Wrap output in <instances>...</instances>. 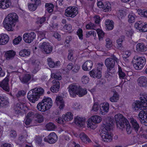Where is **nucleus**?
Returning a JSON list of instances; mask_svg holds the SVG:
<instances>
[{"mask_svg": "<svg viewBox=\"0 0 147 147\" xmlns=\"http://www.w3.org/2000/svg\"><path fill=\"white\" fill-rule=\"evenodd\" d=\"M100 136L103 141L107 142H111L112 139L111 132L101 131Z\"/></svg>", "mask_w": 147, "mask_h": 147, "instance_id": "13", "label": "nucleus"}, {"mask_svg": "<svg viewBox=\"0 0 147 147\" xmlns=\"http://www.w3.org/2000/svg\"><path fill=\"white\" fill-rule=\"evenodd\" d=\"M46 21V18L42 17L41 18H38L36 22V23L38 24H40L39 25L40 27H41L42 25V24L44 23Z\"/></svg>", "mask_w": 147, "mask_h": 147, "instance_id": "47", "label": "nucleus"}, {"mask_svg": "<svg viewBox=\"0 0 147 147\" xmlns=\"http://www.w3.org/2000/svg\"><path fill=\"white\" fill-rule=\"evenodd\" d=\"M80 87V86L75 84L70 85L68 87V90L70 95L73 97H75Z\"/></svg>", "mask_w": 147, "mask_h": 147, "instance_id": "12", "label": "nucleus"}, {"mask_svg": "<svg viewBox=\"0 0 147 147\" xmlns=\"http://www.w3.org/2000/svg\"><path fill=\"white\" fill-rule=\"evenodd\" d=\"M35 115L36 113H35L33 112L30 111L27 113L26 117L32 120H35Z\"/></svg>", "mask_w": 147, "mask_h": 147, "instance_id": "48", "label": "nucleus"}, {"mask_svg": "<svg viewBox=\"0 0 147 147\" xmlns=\"http://www.w3.org/2000/svg\"><path fill=\"white\" fill-rule=\"evenodd\" d=\"M138 118L142 123H147V112L144 111H140Z\"/></svg>", "mask_w": 147, "mask_h": 147, "instance_id": "15", "label": "nucleus"}, {"mask_svg": "<svg viewBox=\"0 0 147 147\" xmlns=\"http://www.w3.org/2000/svg\"><path fill=\"white\" fill-rule=\"evenodd\" d=\"M9 136L11 138H15L17 136L16 131L14 130H12L10 131Z\"/></svg>", "mask_w": 147, "mask_h": 147, "instance_id": "59", "label": "nucleus"}, {"mask_svg": "<svg viewBox=\"0 0 147 147\" xmlns=\"http://www.w3.org/2000/svg\"><path fill=\"white\" fill-rule=\"evenodd\" d=\"M111 5L110 3L108 2L104 3V6L102 9L105 12H107L111 10Z\"/></svg>", "mask_w": 147, "mask_h": 147, "instance_id": "39", "label": "nucleus"}, {"mask_svg": "<svg viewBox=\"0 0 147 147\" xmlns=\"http://www.w3.org/2000/svg\"><path fill=\"white\" fill-rule=\"evenodd\" d=\"M80 69V67L77 65H75L74 66H73L72 71L74 73H77L79 70Z\"/></svg>", "mask_w": 147, "mask_h": 147, "instance_id": "62", "label": "nucleus"}, {"mask_svg": "<svg viewBox=\"0 0 147 147\" xmlns=\"http://www.w3.org/2000/svg\"><path fill=\"white\" fill-rule=\"evenodd\" d=\"M111 57L107 58L105 60V64L108 69V71L113 70L114 69L115 63L118 62L119 60L114 55L111 56Z\"/></svg>", "mask_w": 147, "mask_h": 147, "instance_id": "4", "label": "nucleus"}, {"mask_svg": "<svg viewBox=\"0 0 147 147\" xmlns=\"http://www.w3.org/2000/svg\"><path fill=\"white\" fill-rule=\"evenodd\" d=\"M42 103L45 104V105L47 104V105H50V108L52 105V101L51 99L49 97H44V98L41 101Z\"/></svg>", "mask_w": 147, "mask_h": 147, "instance_id": "36", "label": "nucleus"}, {"mask_svg": "<svg viewBox=\"0 0 147 147\" xmlns=\"http://www.w3.org/2000/svg\"><path fill=\"white\" fill-rule=\"evenodd\" d=\"M100 108V106L98 102H95L94 104L92 107V110L94 111H97Z\"/></svg>", "mask_w": 147, "mask_h": 147, "instance_id": "56", "label": "nucleus"}, {"mask_svg": "<svg viewBox=\"0 0 147 147\" xmlns=\"http://www.w3.org/2000/svg\"><path fill=\"white\" fill-rule=\"evenodd\" d=\"M101 72H98L96 69H94L89 72V74L91 77L93 78H100L101 77Z\"/></svg>", "mask_w": 147, "mask_h": 147, "instance_id": "24", "label": "nucleus"}, {"mask_svg": "<svg viewBox=\"0 0 147 147\" xmlns=\"http://www.w3.org/2000/svg\"><path fill=\"white\" fill-rule=\"evenodd\" d=\"M140 99L141 102H144L145 104L147 103V94L144 93L142 96L140 97Z\"/></svg>", "mask_w": 147, "mask_h": 147, "instance_id": "52", "label": "nucleus"}, {"mask_svg": "<svg viewBox=\"0 0 147 147\" xmlns=\"http://www.w3.org/2000/svg\"><path fill=\"white\" fill-rule=\"evenodd\" d=\"M125 36H122L117 40V47L118 48L121 47L122 46V43L125 39Z\"/></svg>", "mask_w": 147, "mask_h": 147, "instance_id": "43", "label": "nucleus"}, {"mask_svg": "<svg viewBox=\"0 0 147 147\" xmlns=\"http://www.w3.org/2000/svg\"><path fill=\"white\" fill-rule=\"evenodd\" d=\"M56 102L58 106H59L60 109H63L65 107L64 102L63 100V98L59 96L57 97L56 99Z\"/></svg>", "mask_w": 147, "mask_h": 147, "instance_id": "23", "label": "nucleus"}, {"mask_svg": "<svg viewBox=\"0 0 147 147\" xmlns=\"http://www.w3.org/2000/svg\"><path fill=\"white\" fill-rule=\"evenodd\" d=\"M77 33L79 38L81 40L83 39L82 30V29L79 28L78 30L77 31Z\"/></svg>", "mask_w": 147, "mask_h": 147, "instance_id": "61", "label": "nucleus"}, {"mask_svg": "<svg viewBox=\"0 0 147 147\" xmlns=\"http://www.w3.org/2000/svg\"><path fill=\"white\" fill-rule=\"evenodd\" d=\"M18 17L15 13L9 14L5 19L3 24L5 28L8 31H13Z\"/></svg>", "mask_w": 147, "mask_h": 147, "instance_id": "2", "label": "nucleus"}, {"mask_svg": "<svg viewBox=\"0 0 147 147\" xmlns=\"http://www.w3.org/2000/svg\"><path fill=\"white\" fill-rule=\"evenodd\" d=\"M28 7L30 11H34L36 9L37 7L34 4L30 3L28 5Z\"/></svg>", "mask_w": 147, "mask_h": 147, "instance_id": "55", "label": "nucleus"}, {"mask_svg": "<svg viewBox=\"0 0 147 147\" xmlns=\"http://www.w3.org/2000/svg\"><path fill=\"white\" fill-rule=\"evenodd\" d=\"M9 79L7 78H5L0 83V86L3 89L6 91H9Z\"/></svg>", "mask_w": 147, "mask_h": 147, "instance_id": "16", "label": "nucleus"}, {"mask_svg": "<svg viewBox=\"0 0 147 147\" xmlns=\"http://www.w3.org/2000/svg\"><path fill=\"white\" fill-rule=\"evenodd\" d=\"M39 48L42 51H44L47 54L51 53L53 49V47L50 44L46 42H43L41 45L39 46Z\"/></svg>", "mask_w": 147, "mask_h": 147, "instance_id": "9", "label": "nucleus"}, {"mask_svg": "<svg viewBox=\"0 0 147 147\" xmlns=\"http://www.w3.org/2000/svg\"><path fill=\"white\" fill-rule=\"evenodd\" d=\"M118 74L119 78L121 79H124L126 76L125 74L122 71L121 67H119V68Z\"/></svg>", "mask_w": 147, "mask_h": 147, "instance_id": "50", "label": "nucleus"}, {"mask_svg": "<svg viewBox=\"0 0 147 147\" xmlns=\"http://www.w3.org/2000/svg\"><path fill=\"white\" fill-rule=\"evenodd\" d=\"M78 13V9L74 7H69L65 10V15L67 17L74 18Z\"/></svg>", "mask_w": 147, "mask_h": 147, "instance_id": "8", "label": "nucleus"}, {"mask_svg": "<svg viewBox=\"0 0 147 147\" xmlns=\"http://www.w3.org/2000/svg\"><path fill=\"white\" fill-rule=\"evenodd\" d=\"M97 33L98 36V38L99 40H102L103 37L104 36L105 34L103 31L100 29L97 30Z\"/></svg>", "mask_w": 147, "mask_h": 147, "instance_id": "51", "label": "nucleus"}, {"mask_svg": "<svg viewBox=\"0 0 147 147\" xmlns=\"http://www.w3.org/2000/svg\"><path fill=\"white\" fill-rule=\"evenodd\" d=\"M46 128L48 130H53L56 128V126L53 123H49L46 125Z\"/></svg>", "mask_w": 147, "mask_h": 147, "instance_id": "45", "label": "nucleus"}, {"mask_svg": "<svg viewBox=\"0 0 147 147\" xmlns=\"http://www.w3.org/2000/svg\"><path fill=\"white\" fill-rule=\"evenodd\" d=\"M74 123L78 126L82 127L85 124V119L84 118L77 116L74 118Z\"/></svg>", "mask_w": 147, "mask_h": 147, "instance_id": "26", "label": "nucleus"}, {"mask_svg": "<svg viewBox=\"0 0 147 147\" xmlns=\"http://www.w3.org/2000/svg\"><path fill=\"white\" fill-rule=\"evenodd\" d=\"M106 121H104L103 123V128L102 130V131L110 132L114 122V119L111 117H108L106 118Z\"/></svg>", "mask_w": 147, "mask_h": 147, "instance_id": "7", "label": "nucleus"}, {"mask_svg": "<svg viewBox=\"0 0 147 147\" xmlns=\"http://www.w3.org/2000/svg\"><path fill=\"white\" fill-rule=\"evenodd\" d=\"M115 118L116 121V125L118 128L122 129L125 126H126V131L128 134L131 133V129L130 125L127 120L121 114L119 113L115 115Z\"/></svg>", "mask_w": 147, "mask_h": 147, "instance_id": "1", "label": "nucleus"}, {"mask_svg": "<svg viewBox=\"0 0 147 147\" xmlns=\"http://www.w3.org/2000/svg\"><path fill=\"white\" fill-rule=\"evenodd\" d=\"M87 93V91L86 89H83L81 88L80 87L79 88L78 92H77V95H78L80 97H82Z\"/></svg>", "mask_w": 147, "mask_h": 147, "instance_id": "40", "label": "nucleus"}, {"mask_svg": "<svg viewBox=\"0 0 147 147\" xmlns=\"http://www.w3.org/2000/svg\"><path fill=\"white\" fill-rule=\"evenodd\" d=\"M10 4L9 0H2L0 1V8L5 9L9 7Z\"/></svg>", "mask_w": 147, "mask_h": 147, "instance_id": "32", "label": "nucleus"}, {"mask_svg": "<svg viewBox=\"0 0 147 147\" xmlns=\"http://www.w3.org/2000/svg\"><path fill=\"white\" fill-rule=\"evenodd\" d=\"M35 119V120L37 121L38 123H41L44 121V118L42 115L39 113H36Z\"/></svg>", "mask_w": 147, "mask_h": 147, "instance_id": "44", "label": "nucleus"}, {"mask_svg": "<svg viewBox=\"0 0 147 147\" xmlns=\"http://www.w3.org/2000/svg\"><path fill=\"white\" fill-rule=\"evenodd\" d=\"M136 50L138 52H145L147 50V48L143 43L138 44L136 46Z\"/></svg>", "mask_w": 147, "mask_h": 147, "instance_id": "29", "label": "nucleus"}, {"mask_svg": "<svg viewBox=\"0 0 147 147\" xmlns=\"http://www.w3.org/2000/svg\"><path fill=\"white\" fill-rule=\"evenodd\" d=\"M96 25L93 23H89L86 25V28L87 29H95Z\"/></svg>", "mask_w": 147, "mask_h": 147, "instance_id": "53", "label": "nucleus"}, {"mask_svg": "<svg viewBox=\"0 0 147 147\" xmlns=\"http://www.w3.org/2000/svg\"><path fill=\"white\" fill-rule=\"evenodd\" d=\"M106 41V47L108 48H110L112 46L111 42L109 38H107Z\"/></svg>", "mask_w": 147, "mask_h": 147, "instance_id": "64", "label": "nucleus"}, {"mask_svg": "<svg viewBox=\"0 0 147 147\" xmlns=\"http://www.w3.org/2000/svg\"><path fill=\"white\" fill-rule=\"evenodd\" d=\"M119 99V95L118 93L115 91L113 96L110 98V100L112 102H116Z\"/></svg>", "mask_w": 147, "mask_h": 147, "instance_id": "38", "label": "nucleus"}, {"mask_svg": "<svg viewBox=\"0 0 147 147\" xmlns=\"http://www.w3.org/2000/svg\"><path fill=\"white\" fill-rule=\"evenodd\" d=\"M62 117L65 121H69L73 119V115L71 113L69 112L67 113L65 115H63Z\"/></svg>", "mask_w": 147, "mask_h": 147, "instance_id": "34", "label": "nucleus"}, {"mask_svg": "<svg viewBox=\"0 0 147 147\" xmlns=\"http://www.w3.org/2000/svg\"><path fill=\"white\" fill-rule=\"evenodd\" d=\"M101 120V118L100 116L97 115L92 116L88 120L87 127L91 129H94L96 127V124L99 123Z\"/></svg>", "mask_w": 147, "mask_h": 147, "instance_id": "6", "label": "nucleus"}, {"mask_svg": "<svg viewBox=\"0 0 147 147\" xmlns=\"http://www.w3.org/2000/svg\"><path fill=\"white\" fill-rule=\"evenodd\" d=\"M134 61L135 62L134 66L136 69L140 70L142 69L146 63V60L144 57H138L135 56L134 58Z\"/></svg>", "mask_w": 147, "mask_h": 147, "instance_id": "5", "label": "nucleus"}, {"mask_svg": "<svg viewBox=\"0 0 147 147\" xmlns=\"http://www.w3.org/2000/svg\"><path fill=\"white\" fill-rule=\"evenodd\" d=\"M19 78L23 84H28L31 80V76L30 74H26L22 77H20Z\"/></svg>", "mask_w": 147, "mask_h": 147, "instance_id": "20", "label": "nucleus"}, {"mask_svg": "<svg viewBox=\"0 0 147 147\" xmlns=\"http://www.w3.org/2000/svg\"><path fill=\"white\" fill-rule=\"evenodd\" d=\"M58 140V137L56 134L54 132L50 133L47 138H45L44 139L45 142H47L50 144L55 143Z\"/></svg>", "mask_w": 147, "mask_h": 147, "instance_id": "10", "label": "nucleus"}, {"mask_svg": "<svg viewBox=\"0 0 147 147\" xmlns=\"http://www.w3.org/2000/svg\"><path fill=\"white\" fill-rule=\"evenodd\" d=\"M22 40V37L19 36L13 40V43L15 45H18L21 41Z\"/></svg>", "mask_w": 147, "mask_h": 147, "instance_id": "58", "label": "nucleus"}, {"mask_svg": "<svg viewBox=\"0 0 147 147\" xmlns=\"http://www.w3.org/2000/svg\"><path fill=\"white\" fill-rule=\"evenodd\" d=\"M79 137L84 142H90L91 141L90 139L84 133H81L79 135Z\"/></svg>", "mask_w": 147, "mask_h": 147, "instance_id": "35", "label": "nucleus"}, {"mask_svg": "<svg viewBox=\"0 0 147 147\" xmlns=\"http://www.w3.org/2000/svg\"><path fill=\"white\" fill-rule=\"evenodd\" d=\"M109 104L108 102L104 103L102 104V108H100V113L102 115L105 114L109 111Z\"/></svg>", "mask_w": 147, "mask_h": 147, "instance_id": "27", "label": "nucleus"}, {"mask_svg": "<svg viewBox=\"0 0 147 147\" xmlns=\"http://www.w3.org/2000/svg\"><path fill=\"white\" fill-rule=\"evenodd\" d=\"M51 77L58 80H60L62 79L61 76L57 73H52L51 75Z\"/></svg>", "mask_w": 147, "mask_h": 147, "instance_id": "46", "label": "nucleus"}, {"mask_svg": "<svg viewBox=\"0 0 147 147\" xmlns=\"http://www.w3.org/2000/svg\"><path fill=\"white\" fill-rule=\"evenodd\" d=\"M105 25L106 29L108 30H112L114 27V23L112 20H106L105 21Z\"/></svg>", "mask_w": 147, "mask_h": 147, "instance_id": "31", "label": "nucleus"}, {"mask_svg": "<svg viewBox=\"0 0 147 147\" xmlns=\"http://www.w3.org/2000/svg\"><path fill=\"white\" fill-rule=\"evenodd\" d=\"M44 89L41 87L36 88L29 91L27 94V97L31 102L34 103L44 93Z\"/></svg>", "mask_w": 147, "mask_h": 147, "instance_id": "3", "label": "nucleus"}, {"mask_svg": "<svg viewBox=\"0 0 147 147\" xmlns=\"http://www.w3.org/2000/svg\"><path fill=\"white\" fill-rule=\"evenodd\" d=\"M53 85L50 88V90L53 92H57L60 88V82L57 80H54L52 81Z\"/></svg>", "mask_w": 147, "mask_h": 147, "instance_id": "14", "label": "nucleus"}, {"mask_svg": "<svg viewBox=\"0 0 147 147\" xmlns=\"http://www.w3.org/2000/svg\"><path fill=\"white\" fill-rule=\"evenodd\" d=\"M139 14L142 16L144 17H147V10L146 11L140 10Z\"/></svg>", "mask_w": 147, "mask_h": 147, "instance_id": "63", "label": "nucleus"}, {"mask_svg": "<svg viewBox=\"0 0 147 147\" xmlns=\"http://www.w3.org/2000/svg\"><path fill=\"white\" fill-rule=\"evenodd\" d=\"M69 53L68 56V58L69 60L71 61L74 58L73 56V51H72L71 50H69Z\"/></svg>", "mask_w": 147, "mask_h": 147, "instance_id": "60", "label": "nucleus"}, {"mask_svg": "<svg viewBox=\"0 0 147 147\" xmlns=\"http://www.w3.org/2000/svg\"><path fill=\"white\" fill-rule=\"evenodd\" d=\"M9 40V37L7 34H2L0 35V45L6 44Z\"/></svg>", "mask_w": 147, "mask_h": 147, "instance_id": "21", "label": "nucleus"}, {"mask_svg": "<svg viewBox=\"0 0 147 147\" xmlns=\"http://www.w3.org/2000/svg\"><path fill=\"white\" fill-rule=\"evenodd\" d=\"M16 55V52L13 50L7 51L5 53V56L6 59L9 60L13 58Z\"/></svg>", "mask_w": 147, "mask_h": 147, "instance_id": "33", "label": "nucleus"}, {"mask_svg": "<svg viewBox=\"0 0 147 147\" xmlns=\"http://www.w3.org/2000/svg\"><path fill=\"white\" fill-rule=\"evenodd\" d=\"M48 62V64L49 66L51 68L56 67L59 66L60 65V62L59 61H57L55 63L52 61L51 58H48L47 59Z\"/></svg>", "mask_w": 147, "mask_h": 147, "instance_id": "28", "label": "nucleus"}, {"mask_svg": "<svg viewBox=\"0 0 147 147\" xmlns=\"http://www.w3.org/2000/svg\"><path fill=\"white\" fill-rule=\"evenodd\" d=\"M144 24V23L142 21H138L135 24L134 27L136 29L140 31L141 30L143 25Z\"/></svg>", "mask_w": 147, "mask_h": 147, "instance_id": "41", "label": "nucleus"}, {"mask_svg": "<svg viewBox=\"0 0 147 147\" xmlns=\"http://www.w3.org/2000/svg\"><path fill=\"white\" fill-rule=\"evenodd\" d=\"M37 108L41 112H45L46 111L49 110L50 108V105H47V104L45 105V104L40 102L37 105Z\"/></svg>", "mask_w": 147, "mask_h": 147, "instance_id": "17", "label": "nucleus"}, {"mask_svg": "<svg viewBox=\"0 0 147 147\" xmlns=\"http://www.w3.org/2000/svg\"><path fill=\"white\" fill-rule=\"evenodd\" d=\"M138 85L140 87H145L147 85V79L145 76L140 77L138 79Z\"/></svg>", "mask_w": 147, "mask_h": 147, "instance_id": "18", "label": "nucleus"}, {"mask_svg": "<svg viewBox=\"0 0 147 147\" xmlns=\"http://www.w3.org/2000/svg\"><path fill=\"white\" fill-rule=\"evenodd\" d=\"M130 123L133 129H134L135 131L137 133L140 126L136 120L132 118L131 119Z\"/></svg>", "mask_w": 147, "mask_h": 147, "instance_id": "30", "label": "nucleus"}, {"mask_svg": "<svg viewBox=\"0 0 147 147\" xmlns=\"http://www.w3.org/2000/svg\"><path fill=\"white\" fill-rule=\"evenodd\" d=\"M9 102L8 98L6 96H0V107H6Z\"/></svg>", "mask_w": 147, "mask_h": 147, "instance_id": "25", "label": "nucleus"}, {"mask_svg": "<svg viewBox=\"0 0 147 147\" xmlns=\"http://www.w3.org/2000/svg\"><path fill=\"white\" fill-rule=\"evenodd\" d=\"M81 80L82 83L84 84H87L89 81L88 77L86 76H83Z\"/></svg>", "mask_w": 147, "mask_h": 147, "instance_id": "54", "label": "nucleus"}, {"mask_svg": "<svg viewBox=\"0 0 147 147\" xmlns=\"http://www.w3.org/2000/svg\"><path fill=\"white\" fill-rule=\"evenodd\" d=\"M136 18L137 16H136L133 13L129 14L128 16V22L130 23H134L135 22Z\"/></svg>", "mask_w": 147, "mask_h": 147, "instance_id": "42", "label": "nucleus"}, {"mask_svg": "<svg viewBox=\"0 0 147 147\" xmlns=\"http://www.w3.org/2000/svg\"><path fill=\"white\" fill-rule=\"evenodd\" d=\"M32 63L34 67L36 70H38V67L40 64L39 61L37 60H33L32 61Z\"/></svg>", "mask_w": 147, "mask_h": 147, "instance_id": "49", "label": "nucleus"}, {"mask_svg": "<svg viewBox=\"0 0 147 147\" xmlns=\"http://www.w3.org/2000/svg\"><path fill=\"white\" fill-rule=\"evenodd\" d=\"M92 65L93 63L91 61H87L82 65V68L83 69L84 71H88L91 69Z\"/></svg>", "mask_w": 147, "mask_h": 147, "instance_id": "22", "label": "nucleus"}, {"mask_svg": "<svg viewBox=\"0 0 147 147\" xmlns=\"http://www.w3.org/2000/svg\"><path fill=\"white\" fill-rule=\"evenodd\" d=\"M25 104L21 102H18L14 105L13 107L14 110L16 112L18 113L21 112L22 110H24L25 107Z\"/></svg>", "mask_w": 147, "mask_h": 147, "instance_id": "19", "label": "nucleus"}, {"mask_svg": "<svg viewBox=\"0 0 147 147\" xmlns=\"http://www.w3.org/2000/svg\"><path fill=\"white\" fill-rule=\"evenodd\" d=\"M36 34L34 32L25 33L23 36V40L27 43H30L32 42L36 37Z\"/></svg>", "mask_w": 147, "mask_h": 147, "instance_id": "11", "label": "nucleus"}, {"mask_svg": "<svg viewBox=\"0 0 147 147\" xmlns=\"http://www.w3.org/2000/svg\"><path fill=\"white\" fill-rule=\"evenodd\" d=\"M30 53V52L29 50L23 49L21 50L19 53V55L21 57H25L29 56Z\"/></svg>", "mask_w": 147, "mask_h": 147, "instance_id": "37", "label": "nucleus"}, {"mask_svg": "<svg viewBox=\"0 0 147 147\" xmlns=\"http://www.w3.org/2000/svg\"><path fill=\"white\" fill-rule=\"evenodd\" d=\"M86 37H89L92 35L93 36H95L96 35V33L95 32L91 30L90 31L87 32L86 33Z\"/></svg>", "mask_w": 147, "mask_h": 147, "instance_id": "57", "label": "nucleus"}]
</instances>
